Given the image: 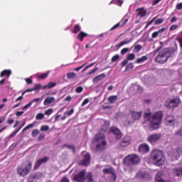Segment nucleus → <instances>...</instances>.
<instances>
[{
    "instance_id": "1",
    "label": "nucleus",
    "mask_w": 182,
    "mask_h": 182,
    "mask_svg": "<svg viewBox=\"0 0 182 182\" xmlns=\"http://www.w3.org/2000/svg\"><path fill=\"white\" fill-rule=\"evenodd\" d=\"M144 120L149 122V129L157 130L163 122V111H157L151 115V112H145Z\"/></svg>"
},
{
    "instance_id": "2",
    "label": "nucleus",
    "mask_w": 182,
    "mask_h": 182,
    "mask_svg": "<svg viewBox=\"0 0 182 182\" xmlns=\"http://www.w3.org/2000/svg\"><path fill=\"white\" fill-rule=\"evenodd\" d=\"M151 159L154 161L155 166L160 167L164 165V153L163 151L154 149L151 153Z\"/></svg>"
},
{
    "instance_id": "3",
    "label": "nucleus",
    "mask_w": 182,
    "mask_h": 182,
    "mask_svg": "<svg viewBox=\"0 0 182 182\" xmlns=\"http://www.w3.org/2000/svg\"><path fill=\"white\" fill-rule=\"evenodd\" d=\"M95 141L97 142L96 149L97 151L106 150L107 142H106L105 135L103 133H97L95 136Z\"/></svg>"
},
{
    "instance_id": "4",
    "label": "nucleus",
    "mask_w": 182,
    "mask_h": 182,
    "mask_svg": "<svg viewBox=\"0 0 182 182\" xmlns=\"http://www.w3.org/2000/svg\"><path fill=\"white\" fill-rule=\"evenodd\" d=\"M140 163V157L137 154H129L126 156L123 161L124 166H134Z\"/></svg>"
},
{
    "instance_id": "5",
    "label": "nucleus",
    "mask_w": 182,
    "mask_h": 182,
    "mask_svg": "<svg viewBox=\"0 0 182 182\" xmlns=\"http://www.w3.org/2000/svg\"><path fill=\"white\" fill-rule=\"evenodd\" d=\"M32 169V162L28 161V164L23 168V165H18L17 166L16 171L21 177H25L31 173Z\"/></svg>"
},
{
    "instance_id": "6",
    "label": "nucleus",
    "mask_w": 182,
    "mask_h": 182,
    "mask_svg": "<svg viewBox=\"0 0 182 182\" xmlns=\"http://www.w3.org/2000/svg\"><path fill=\"white\" fill-rule=\"evenodd\" d=\"M167 60H168V53L166 49L161 50L155 58V62L161 63V65L166 63Z\"/></svg>"
},
{
    "instance_id": "7",
    "label": "nucleus",
    "mask_w": 182,
    "mask_h": 182,
    "mask_svg": "<svg viewBox=\"0 0 182 182\" xmlns=\"http://www.w3.org/2000/svg\"><path fill=\"white\" fill-rule=\"evenodd\" d=\"M178 105H180V99L174 98L167 102L166 106L168 109H174V107H177Z\"/></svg>"
},
{
    "instance_id": "8",
    "label": "nucleus",
    "mask_w": 182,
    "mask_h": 182,
    "mask_svg": "<svg viewBox=\"0 0 182 182\" xmlns=\"http://www.w3.org/2000/svg\"><path fill=\"white\" fill-rule=\"evenodd\" d=\"M82 159L80 161V164L81 166H89L90 164V154L89 153L85 152V154L82 152Z\"/></svg>"
},
{
    "instance_id": "9",
    "label": "nucleus",
    "mask_w": 182,
    "mask_h": 182,
    "mask_svg": "<svg viewBox=\"0 0 182 182\" xmlns=\"http://www.w3.org/2000/svg\"><path fill=\"white\" fill-rule=\"evenodd\" d=\"M86 175V171H81L77 174L73 176V180L77 182H85V176Z\"/></svg>"
},
{
    "instance_id": "10",
    "label": "nucleus",
    "mask_w": 182,
    "mask_h": 182,
    "mask_svg": "<svg viewBox=\"0 0 182 182\" xmlns=\"http://www.w3.org/2000/svg\"><path fill=\"white\" fill-rule=\"evenodd\" d=\"M161 139V134H154L148 136L147 140L151 144H154L156 141H159Z\"/></svg>"
},
{
    "instance_id": "11",
    "label": "nucleus",
    "mask_w": 182,
    "mask_h": 182,
    "mask_svg": "<svg viewBox=\"0 0 182 182\" xmlns=\"http://www.w3.org/2000/svg\"><path fill=\"white\" fill-rule=\"evenodd\" d=\"M143 114V112H137V111H131V119L132 122H137V120H140L141 119V115Z\"/></svg>"
},
{
    "instance_id": "12",
    "label": "nucleus",
    "mask_w": 182,
    "mask_h": 182,
    "mask_svg": "<svg viewBox=\"0 0 182 182\" xmlns=\"http://www.w3.org/2000/svg\"><path fill=\"white\" fill-rule=\"evenodd\" d=\"M110 132L114 134L116 140H120L122 139V132L119 128L116 127H112L110 129Z\"/></svg>"
},
{
    "instance_id": "13",
    "label": "nucleus",
    "mask_w": 182,
    "mask_h": 182,
    "mask_svg": "<svg viewBox=\"0 0 182 182\" xmlns=\"http://www.w3.org/2000/svg\"><path fill=\"white\" fill-rule=\"evenodd\" d=\"M48 160H49V157L48 156H44L43 158L37 160L34 165V170H38V168L41 167V164H43V163H47Z\"/></svg>"
},
{
    "instance_id": "14",
    "label": "nucleus",
    "mask_w": 182,
    "mask_h": 182,
    "mask_svg": "<svg viewBox=\"0 0 182 182\" xmlns=\"http://www.w3.org/2000/svg\"><path fill=\"white\" fill-rule=\"evenodd\" d=\"M102 172L105 173V174H112L114 181H116L117 176H116L114 171H113V168H105Z\"/></svg>"
},
{
    "instance_id": "15",
    "label": "nucleus",
    "mask_w": 182,
    "mask_h": 182,
    "mask_svg": "<svg viewBox=\"0 0 182 182\" xmlns=\"http://www.w3.org/2000/svg\"><path fill=\"white\" fill-rule=\"evenodd\" d=\"M139 151L140 153H149L150 151V146L146 143L141 144L139 146Z\"/></svg>"
},
{
    "instance_id": "16",
    "label": "nucleus",
    "mask_w": 182,
    "mask_h": 182,
    "mask_svg": "<svg viewBox=\"0 0 182 182\" xmlns=\"http://www.w3.org/2000/svg\"><path fill=\"white\" fill-rule=\"evenodd\" d=\"M130 141H131L130 136H126L119 142V146H121L122 147H126V146H129V144H130Z\"/></svg>"
},
{
    "instance_id": "17",
    "label": "nucleus",
    "mask_w": 182,
    "mask_h": 182,
    "mask_svg": "<svg viewBox=\"0 0 182 182\" xmlns=\"http://www.w3.org/2000/svg\"><path fill=\"white\" fill-rule=\"evenodd\" d=\"M136 11L138 12L137 16L140 18H144L147 15V10L144 7L138 8Z\"/></svg>"
},
{
    "instance_id": "18",
    "label": "nucleus",
    "mask_w": 182,
    "mask_h": 182,
    "mask_svg": "<svg viewBox=\"0 0 182 182\" xmlns=\"http://www.w3.org/2000/svg\"><path fill=\"white\" fill-rule=\"evenodd\" d=\"M127 21H129L128 19H126L125 21H124L122 23V22H119L117 24L114 25L111 28L110 31H114L115 29H117V28L120 27L122 28V26H124V25H126L127 23Z\"/></svg>"
},
{
    "instance_id": "19",
    "label": "nucleus",
    "mask_w": 182,
    "mask_h": 182,
    "mask_svg": "<svg viewBox=\"0 0 182 182\" xmlns=\"http://www.w3.org/2000/svg\"><path fill=\"white\" fill-rule=\"evenodd\" d=\"M56 102V100L53 97H48L46 98L43 105L44 106H48V105H52V103H55Z\"/></svg>"
},
{
    "instance_id": "20",
    "label": "nucleus",
    "mask_w": 182,
    "mask_h": 182,
    "mask_svg": "<svg viewBox=\"0 0 182 182\" xmlns=\"http://www.w3.org/2000/svg\"><path fill=\"white\" fill-rule=\"evenodd\" d=\"M173 173L174 176H176V177H181L182 176V167L173 168Z\"/></svg>"
},
{
    "instance_id": "21",
    "label": "nucleus",
    "mask_w": 182,
    "mask_h": 182,
    "mask_svg": "<svg viewBox=\"0 0 182 182\" xmlns=\"http://www.w3.org/2000/svg\"><path fill=\"white\" fill-rule=\"evenodd\" d=\"M87 36H89V34L83 31H80V33L77 36V39L78 41H80V42H83V39H85V38H86Z\"/></svg>"
},
{
    "instance_id": "22",
    "label": "nucleus",
    "mask_w": 182,
    "mask_h": 182,
    "mask_svg": "<svg viewBox=\"0 0 182 182\" xmlns=\"http://www.w3.org/2000/svg\"><path fill=\"white\" fill-rule=\"evenodd\" d=\"M136 176L138 178H140L141 180H147V177L149 176V173L146 172H139L136 174Z\"/></svg>"
},
{
    "instance_id": "23",
    "label": "nucleus",
    "mask_w": 182,
    "mask_h": 182,
    "mask_svg": "<svg viewBox=\"0 0 182 182\" xmlns=\"http://www.w3.org/2000/svg\"><path fill=\"white\" fill-rule=\"evenodd\" d=\"M12 75V71L11 70H4L1 74L0 77H4V76H6L7 77H9Z\"/></svg>"
},
{
    "instance_id": "24",
    "label": "nucleus",
    "mask_w": 182,
    "mask_h": 182,
    "mask_svg": "<svg viewBox=\"0 0 182 182\" xmlns=\"http://www.w3.org/2000/svg\"><path fill=\"white\" fill-rule=\"evenodd\" d=\"M85 180L87 181V182H95V179H93V173H92V172H88Z\"/></svg>"
},
{
    "instance_id": "25",
    "label": "nucleus",
    "mask_w": 182,
    "mask_h": 182,
    "mask_svg": "<svg viewBox=\"0 0 182 182\" xmlns=\"http://www.w3.org/2000/svg\"><path fill=\"white\" fill-rule=\"evenodd\" d=\"M149 59V57L147 55H143L142 57L136 59L135 60V63H144V62H146Z\"/></svg>"
},
{
    "instance_id": "26",
    "label": "nucleus",
    "mask_w": 182,
    "mask_h": 182,
    "mask_svg": "<svg viewBox=\"0 0 182 182\" xmlns=\"http://www.w3.org/2000/svg\"><path fill=\"white\" fill-rule=\"evenodd\" d=\"M155 180L156 182H170V181H165L164 179H163L161 178V173H160V172H158L156 173Z\"/></svg>"
},
{
    "instance_id": "27",
    "label": "nucleus",
    "mask_w": 182,
    "mask_h": 182,
    "mask_svg": "<svg viewBox=\"0 0 182 182\" xmlns=\"http://www.w3.org/2000/svg\"><path fill=\"white\" fill-rule=\"evenodd\" d=\"M55 86H56V82H50L48 83V85L43 87V90H45V89H52L53 87H55Z\"/></svg>"
},
{
    "instance_id": "28",
    "label": "nucleus",
    "mask_w": 182,
    "mask_h": 182,
    "mask_svg": "<svg viewBox=\"0 0 182 182\" xmlns=\"http://www.w3.org/2000/svg\"><path fill=\"white\" fill-rule=\"evenodd\" d=\"M66 76L68 80H73V79H75L76 76H77V75L76 74V73L73 72V73H68Z\"/></svg>"
},
{
    "instance_id": "29",
    "label": "nucleus",
    "mask_w": 182,
    "mask_h": 182,
    "mask_svg": "<svg viewBox=\"0 0 182 182\" xmlns=\"http://www.w3.org/2000/svg\"><path fill=\"white\" fill-rule=\"evenodd\" d=\"M105 77H106V74L105 73L100 74V75L96 76L93 79V82H100V80H102V79H105Z\"/></svg>"
},
{
    "instance_id": "30",
    "label": "nucleus",
    "mask_w": 182,
    "mask_h": 182,
    "mask_svg": "<svg viewBox=\"0 0 182 182\" xmlns=\"http://www.w3.org/2000/svg\"><path fill=\"white\" fill-rule=\"evenodd\" d=\"M108 129H109V125H107V124H104L101 127V129L98 133H103V134H105V133H106Z\"/></svg>"
},
{
    "instance_id": "31",
    "label": "nucleus",
    "mask_w": 182,
    "mask_h": 182,
    "mask_svg": "<svg viewBox=\"0 0 182 182\" xmlns=\"http://www.w3.org/2000/svg\"><path fill=\"white\" fill-rule=\"evenodd\" d=\"M132 41V39L124 40L117 46V48H122V46H124V45H127V43H130V42Z\"/></svg>"
},
{
    "instance_id": "32",
    "label": "nucleus",
    "mask_w": 182,
    "mask_h": 182,
    "mask_svg": "<svg viewBox=\"0 0 182 182\" xmlns=\"http://www.w3.org/2000/svg\"><path fill=\"white\" fill-rule=\"evenodd\" d=\"M80 29H82L81 27H80V25L75 24L74 26L73 30L72 31V33H75V34L79 33V32H80Z\"/></svg>"
},
{
    "instance_id": "33",
    "label": "nucleus",
    "mask_w": 182,
    "mask_h": 182,
    "mask_svg": "<svg viewBox=\"0 0 182 182\" xmlns=\"http://www.w3.org/2000/svg\"><path fill=\"white\" fill-rule=\"evenodd\" d=\"M107 100L109 103L113 104L117 100V95H111L108 97Z\"/></svg>"
},
{
    "instance_id": "34",
    "label": "nucleus",
    "mask_w": 182,
    "mask_h": 182,
    "mask_svg": "<svg viewBox=\"0 0 182 182\" xmlns=\"http://www.w3.org/2000/svg\"><path fill=\"white\" fill-rule=\"evenodd\" d=\"M112 4H115V5H118V6H122L123 4V0H112L109 5H112Z\"/></svg>"
},
{
    "instance_id": "35",
    "label": "nucleus",
    "mask_w": 182,
    "mask_h": 182,
    "mask_svg": "<svg viewBox=\"0 0 182 182\" xmlns=\"http://www.w3.org/2000/svg\"><path fill=\"white\" fill-rule=\"evenodd\" d=\"M133 68H134L133 63H130L127 65L124 72H130V70H132Z\"/></svg>"
},
{
    "instance_id": "36",
    "label": "nucleus",
    "mask_w": 182,
    "mask_h": 182,
    "mask_svg": "<svg viewBox=\"0 0 182 182\" xmlns=\"http://www.w3.org/2000/svg\"><path fill=\"white\" fill-rule=\"evenodd\" d=\"M176 152L177 153V156H176V159H179V157L181 156L182 154V148L180 147V146H178L176 149Z\"/></svg>"
},
{
    "instance_id": "37",
    "label": "nucleus",
    "mask_w": 182,
    "mask_h": 182,
    "mask_svg": "<svg viewBox=\"0 0 182 182\" xmlns=\"http://www.w3.org/2000/svg\"><path fill=\"white\" fill-rule=\"evenodd\" d=\"M35 124H36V122H34L31 124H29L28 125H27L26 127H24L23 129V132H26V130H29V129H32V127H33L35 126Z\"/></svg>"
},
{
    "instance_id": "38",
    "label": "nucleus",
    "mask_w": 182,
    "mask_h": 182,
    "mask_svg": "<svg viewBox=\"0 0 182 182\" xmlns=\"http://www.w3.org/2000/svg\"><path fill=\"white\" fill-rule=\"evenodd\" d=\"M119 59H120V55L119 54H117L112 58L111 62L112 63H114V62H117V60H119Z\"/></svg>"
},
{
    "instance_id": "39",
    "label": "nucleus",
    "mask_w": 182,
    "mask_h": 182,
    "mask_svg": "<svg viewBox=\"0 0 182 182\" xmlns=\"http://www.w3.org/2000/svg\"><path fill=\"white\" fill-rule=\"evenodd\" d=\"M136 59V55L134 53H130L127 55V60H134Z\"/></svg>"
},
{
    "instance_id": "40",
    "label": "nucleus",
    "mask_w": 182,
    "mask_h": 182,
    "mask_svg": "<svg viewBox=\"0 0 182 182\" xmlns=\"http://www.w3.org/2000/svg\"><path fill=\"white\" fill-rule=\"evenodd\" d=\"M142 46H141V45H140V44H138V45H136L135 47H134V50H133V52H134L135 53H139V51L141 50V49H142Z\"/></svg>"
},
{
    "instance_id": "41",
    "label": "nucleus",
    "mask_w": 182,
    "mask_h": 182,
    "mask_svg": "<svg viewBox=\"0 0 182 182\" xmlns=\"http://www.w3.org/2000/svg\"><path fill=\"white\" fill-rule=\"evenodd\" d=\"M97 70H99V68L95 67L91 71L87 73V75L90 76V75H95V73H96V72H97Z\"/></svg>"
},
{
    "instance_id": "42",
    "label": "nucleus",
    "mask_w": 182,
    "mask_h": 182,
    "mask_svg": "<svg viewBox=\"0 0 182 182\" xmlns=\"http://www.w3.org/2000/svg\"><path fill=\"white\" fill-rule=\"evenodd\" d=\"M48 76H49V72L43 73V74L38 75V79H41V80L46 79V77H48Z\"/></svg>"
},
{
    "instance_id": "43",
    "label": "nucleus",
    "mask_w": 182,
    "mask_h": 182,
    "mask_svg": "<svg viewBox=\"0 0 182 182\" xmlns=\"http://www.w3.org/2000/svg\"><path fill=\"white\" fill-rule=\"evenodd\" d=\"M38 134H39V129H33L31 132L32 137H36V136H38Z\"/></svg>"
},
{
    "instance_id": "44",
    "label": "nucleus",
    "mask_w": 182,
    "mask_h": 182,
    "mask_svg": "<svg viewBox=\"0 0 182 182\" xmlns=\"http://www.w3.org/2000/svg\"><path fill=\"white\" fill-rule=\"evenodd\" d=\"M164 22V18H158L154 21V25H161Z\"/></svg>"
},
{
    "instance_id": "45",
    "label": "nucleus",
    "mask_w": 182,
    "mask_h": 182,
    "mask_svg": "<svg viewBox=\"0 0 182 182\" xmlns=\"http://www.w3.org/2000/svg\"><path fill=\"white\" fill-rule=\"evenodd\" d=\"M41 132H48L49 130V126L43 125L40 129Z\"/></svg>"
},
{
    "instance_id": "46",
    "label": "nucleus",
    "mask_w": 182,
    "mask_h": 182,
    "mask_svg": "<svg viewBox=\"0 0 182 182\" xmlns=\"http://www.w3.org/2000/svg\"><path fill=\"white\" fill-rule=\"evenodd\" d=\"M45 117V115L43 114V113H38L36 118L37 120H42V119H43Z\"/></svg>"
},
{
    "instance_id": "47",
    "label": "nucleus",
    "mask_w": 182,
    "mask_h": 182,
    "mask_svg": "<svg viewBox=\"0 0 182 182\" xmlns=\"http://www.w3.org/2000/svg\"><path fill=\"white\" fill-rule=\"evenodd\" d=\"M41 89H43L42 85L41 84H36L33 87V90H41Z\"/></svg>"
},
{
    "instance_id": "48",
    "label": "nucleus",
    "mask_w": 182,
    "mask_h": 182,
    "mask_svg": "<svg viewBox=\"0 0 182 182\" xmlns=\"http://www.w3.org/2000/svg\"><path fill=\"white\" fill-rule=\"evenodd\" d=\"M51 113H53V109L52 108H50L45 112V114H46V116H50Z\"/></svg>"
},
{
    "instance_id": "49",
    "label": "nucleus",
    "mask_w": 182,
    "mask_h": 182,
    "mask_svg": "<svg viewBox=\"0 0 182 182\" xmlns=\"http://www.w3.org/2000/svg\"><path fill=\"white\" fill-rule=\"evenodd\" d=\"M90 102V100H89V98L85 99L82 103L81 104L82 107H83L84 106H86V105H87V103H89Z\"/></svg>"
},
{
    "instance_id": "50",
    "label": "nucleus",
    "mask_w": 182,
    "mask_h": 182,
    "mask_svg": "<svg viewBox=\"0 0 182 182\" xmlns=\"http://www.w3.org/2000/svg\"><path fill=\"white\" fill-rule=\"evenodd\" d=\"M74 112H75V109H71L69 112H64V114H67V116H72V114H73Z\"/></svg>"
},
{
    "instance_id": "51",
    "label": "nucleus",
    "mask_w": 182,
    "mask_h": 182,
    "mask_svg": "<svg viewBox=\"0 0 182 182\" xmlns=\"http://www.w3.org/2000/svg\"><path fill=\"white\" fill-rule=\"evenodd\" d=\"M75 92H76V93H82V92H83V87H82V86L77 87L75 89Z\"/></svg>"
},
{
    "instance_id": "52",
    "label": "nucleus",
    "mask_w": 182,
    "mask_h": 182,
    "mask_svg": "<svg viewBox=\"0 0 182 182\" xmlns=\"http://www.w3.org/2000/svg\"><path fill=\"white\" fill-rule=\"evenodd\" d=\"M32 106V102H29L21 108V110H26L28 107Z\"/></svg>"
},
{
    "instance_id": "53",
    "label": "nucleus",
    "mask_w": 182,
    "mask_h": 182,
    "mask_svg": "<svg viewBox=\"0 0 182 182\" xmlns=\"http://www.w3.org/2000/svg\"><path fill=\"white\" fill-rule=\"evenodd\" d=\"M177 28H178V26L177 24H173L172 25L170 28H169V31H176V29H177Z\"/></svg>"
},
{
    "instance_id": "54",
    "label": "nucleus",
    "mask_w": 182,
    "mask_h": 182,
    "mask_svg": "<svg viewBox=\"0 0 182 182\" xmlns=\"http://www.w3.org/2000/svg\"><path fill=\"white\" fill-rule=\"evenodd\" d=\"M127 63H129V60L127 59H125L121 63V66L122 68H124V66L127 65Z\"/></svg>"
},
{
    "instance_id": "55",
    "label": "nucleus",
    "mask_w": 182,
    "mask_h": 182,
    "mask_svg": "<svg viewBox=\"0 0 182 182\" xmlns=\"http://www.w3.org/2000/svg\"><path fill=\"white\" fill-rule=\"evenodd\" d=\"M45 136H46L45 134L43 133L40 134V135L38 137V141H41V140H43V139H45Z\"/></svg>"
},
{
    "instance_id": "56",
    "label": "nucleus",
    "mask_w": 182,
    "mask_h": 182,
    "mask_svg": "<svg viewBox=\"0 0 182 182\" xmlns=\"http://www.w3.org/2000/svg\"><path fill=\"white\" fill-rule=\"evenodd\" d=\"M129 52V48H124L121 50V55H126Z\"/></svg>"
},
{
    "instance_id": "57",
    "label": "nucleus",
    "mask_w": 182,
    "mask_h": 182,
    "mask_svg": "<svg viewBox=\"0 0 182 182\" xmlns=\"http://www.w3.org/2000/svg\"><path fill=\"white\" fill-rule=\"evenodd\" d=\"M18 132H19V129H17V130L13 132V133L11 134H10L9 137L11 139H12V137H15V136H16V134H18Z\"/></svg>"
},
{
    "instance_id": "58",
    "label": "nucleus",
    "mask_w": 182,
    "mask_h": 182,
    "mask_svg": "<svg viewBox=\"0 0 182 182\" xmlns=\"http://www.w3.org/2000/svg\"><path fill=\"white\" fill-rule=\"evenodd\" d=\"M156 19H157V16L154 17L152 20H151L149 22H148V23H146V28H147V26H149V25H151V23H153L154 21L155 20H156Z\"/></svg>"
},
{
    "instance_id": "59",
    "label": "nucleus",
    "mask_w": 182,
    "mask_h": 182,
    "mask_svg": "<svg viewBox=\"0 0 182 182\" xmlns=\"http://www.w3.org/2000/svg\"><path fill=\"white\" fill-rule=\"evenodd\" d=\"M42 100H43L42 98H36L34 100H33L31 103H35V102H42Z\"/></svg>"
},
{
    "instance_id": "60",
    "label": "nucleus",
    "mask_w": 182,
    "mask_h": 182,
    "mask_svg": "<svg viewBox=\"0 0 182 182\" xmlns=\"http://www.w3.org/2000/svg\"><path fill=\"white\" fill-rule=\"evenodd\" d=\"M26 82L27 83V85H32V83H33V81L31 80V78H26Z\"/></svg>"
},
{
    "instance_id": "61",
    "label": "nucleus",
    "mask_w": 182,
    "mask_h": 182,
    "mask_svg": "<svg viewBox=\"0 0 182 182\" xmlns=\"http://www.w3.org/2000/svg\"><path fill=\"white\" fill-rule=\"evenodd\" d=\"M159 31H155L152 33L151 36L153 38H156L159 36Z\"/></svg>"
},
{
    "instance_id": "62",
    "label": "nucleus",
    "mask_w": 182,
    "mask_h": 182,
    "mask_svg": "<svg viewBox=\"0 0 182 182\" xmlns=\"http://www.w3.org/2000/svg\"><path fill=\"white\" fill-rule=\"evenodd\" d=\"M175 134H176V136H180L181 137H182V129L176 131Z\"/></svg>"
},
{
    "instance_id": "63",
    "label": "nucleus",
    "mask_w": 182,
    "mask_h": 182,
    "mask_svg": "<svg viewBox=\"0 0 182 182\" xmlns=\"http://www.w3.org/2000/svg\"><path fill=\"white\" fill-rule=\"evenodd\" d=\"M60 182H70L69 178H68V177L64 176L62 180L60 181Z\"/></svg>"
},
{
    "instance_id": "64",
    "label": "nucleus",
    "mask_w": 182,
    "mask_h": 182,
    "mask_svg": "<svg viewBox=\"0 0 182 182\" xmlns=\"http://www.w3.org/2000/svg\"><path fill=\"white\" fill-rule=\"evenodd\" d=\"M176 9H178V11L182 9V3H179L176 5Z\"/></svg>"
}]
</instances>
